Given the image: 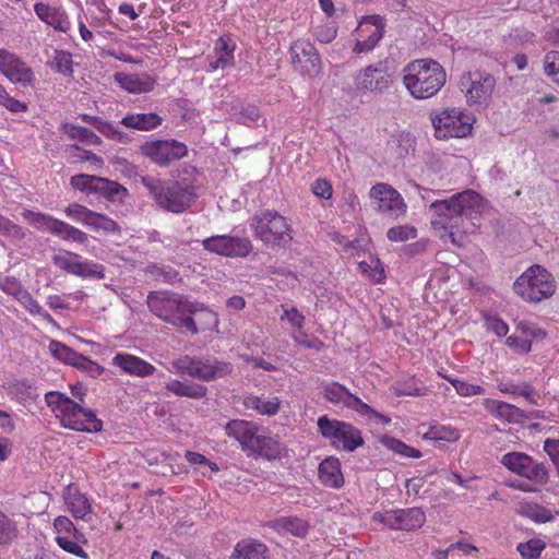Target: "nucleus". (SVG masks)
Wrapping results in <instances>:
<instances>
[{
  "instance_id": "nucleus-1",
  "label": "nucleus",
  "mask_w": 559,
  "mask_h": 559,
  "mask_svg": "<svg viewBox=\"0 0 559 559\" xmlns=\"http://www.w3.org/2000/svg\"><path fill=\"white\" fill-rule=\"evenodd\" d=\"M483 198L473 190L453 194L445 200L433 201L431 226L441 239H450L457 247L465 243L466 235L478 227L479 215L484 210Z\"/></svg>"
},
{
  "instance_id": "nucleus-2",
  "label": "nucleus",
  "mask_w": 559,
  "mask_h": 559,
  "mask_svg": "<svg viewBox=\"0 0 559 559\" xmlns=\"http://www.w3.org/2000/svg\"><path fill=\"white\" fill-rule=\"evenodd\" d=\"M140 181L162 210L174 214L186 212L198 198L197 188L188 178L163 180L146 175Z\"/></svg>"
},
{
  "instance_id": "nucleus-3",
  "label": "nucleus",
  "mask_w": 559,
  "mask_h": 559,
  "mask_svg": "<svg viewBox=\"0 0 559 559\" xmlns=\"http://www.w3.org/2000/svg\"><path fill=\"white\" fill-rule=\"evenodd\" d=\"M147 306L163 321L177 328H186L192 334L199 332L192 316L201 309V305L175 293L151 292L147 296Z\"/></svg>"
},
{
  "instance_id": "nucleus-4",
  "label": "nucleus",
  "mask_w": 559,
  "mask_h": 559,
  "mask_svg": "<svg viewBox=\"0 0 559 559\" xmlns=\"http://www.w3.org/2000/svg\"><path fill=\"white\" fill-rule=\"evenodd\" d=\"M445 81L444 69L431 59L415 60L404 68L403 84L416 99H427L437 95Z\"/></svg>"
},
{
  "instance_id": "nucleus-5",
  "label": "nucleus",
  "mask_w": 559,
  "mask_h": 559,
  "mask_svg": "<svg viewBox=\"0 0 559 559\" xmlns=\"http://www.w3.org/2000/svg\"><path fill=\"white\" fill-rule=\"evenodd\" d=\"M45 401L49 407L59 412L61 425L66 428L86 432H98L103 428L102 420L92 409L82 407L63 393L48 392Z\"/></svg>"
},
{
  "instance_id": "nucleus-6",
  "label": "nucleus",
  "mask_w": 559,
  "mask_h": 559,
  "mask_svg": "<svg viewBox=\"0 0 559 559\" xmlns=\"http://www.w3.org/2000/svg\"><path fill=\"white\" fill-rule=\"evenodd\" d=\"M250 228L257 239L272 249L287 248L293 240V229L287 219L274 210L254 214Z\"/></svg>"
},
{
  "instance_id": "nucleus-7",
  "label": "nucleus",
  "mask_w": 559,
  "mask_h": 559,
  "mask_svg": "<svg viewBox=\"0 0 559 559\" xmlns=\"http://www.w3.org/2000/svg\"><path fill=\"white\" fill-rule=\"evenodd\" d=\"M513 288L524 300L539 302L554 295L556 285L551 274L543 266L535 264L514 282Z\"/></svg>"
},
{
  "instance_id": "nucleus-8",
  "label": "nucleus",
  "mask_w": 559,
  "mask_h": 559,
  "mask_svg": "<svg viewBox=\"0 0 559 559\" xmlns=\"http://www.w3.org/2000/svg\"><path fill=\"white\" fill-rule=\"evenodd\" d=\"M317 424L322 437L331 440L334 447L342 443L343 450L353 452L364 444L360 430L348 423L330 419L324 415L319 417Z\"/></svg>"
},
{
  "instance_id": "nucleus-9",
  "label": "nucleus",
  "mask_w": 559,
  "mask_h": 559,
  "mask_svg": "<svg viewBox=\"0 0 559 559\" xmlns=\"http://www.w3.org/2000/svg\"><path fill=\"white\" fill-rule=\"evenodd\" d=\"M438 139L464 138L472 131L473 118L459 108L444 109L431 116Z\"/></svg>"
},
{
  "instance_id": "nucleus-10",
  "label": "nucleus",
  "mask_w": 559,
  "mask_h": 559,
  "mask_svg": "<svg viewBox=\"0 0 559 559\" xmlns=\"http://www.w3.org/2000/svg\"><path fill=\"white\" fill-rule=\"evenodd\" d=\"M501 463L512 473L536 485L544 486L549 481V469L547 466L525 453L509 452L502 456Z\"/></svg>"
},
{
  "instance_id": "nucleus-11",
  "label": "nucleus",
  "mask_w": 559,
  "mask_h": 559,
  "mask_svg": "<svg viewBox=\"0 0 559 559\" xmlns=\"http://www.w3.org/2000/svg\"><path fill=\"white\" fill-rule=\"evenodd\" d=\"M392 84V78L378 66H367L353 74L352 93L355 96L364 97L370 94H382Z\"/></svg>"
},
{
  "instance_id": "nucleus-12",
  "label": "nucleus",
  "mask_w": 559,
  "mask_h": 559,
  "mask_svg": "<svg viewBox=\"0 0 559 559\" xmlns=\"http://www.w3.org/2000/svg\"><path fill=\"white\" fill-rule=\"evenodd\" d=\"M292 64L302 76L314 79L322 73V61L317 48L307 39H297L289 49Z\"/></svg>"
},
{
  "instance_id": "nucleus-13",
  "label": "nucleus",
  "mask_w": 559,
  "mask_h": 559,
  "mask_svg": "<svg viewBox=\"0 0 559 559\" xmlns=\"http://www.w3.org/2000/svg\"><path fill=\"white\" fill-rule=\"evenodd\" d=\"M460 86L468 104H485L493 93L496 79L486 71H471L462 75Z\"/></svg>"
},
{
  "instance_id": "nucleus-14",
  "label": "nucleus",
  "mask_w": 559,
  "mask_h": 559,
  "mask_svg": "<svg viewBox=\"0 0 559 559\" xmlns=\"http://www.w3.org/2000/svg\"><path fill=\"white\" fill-rule=\"evenodd\" d=\"M140 152L153 163L165 167L185 157L188 150L185 143L177 140H155L143 143Z\"/></svg>"
},
{
  "instance_id": "nucleus-15",
  "label": "nucleus",
  "mask_w": 559,
  "mask_h": 559,
  "mask_svg": "<svg viewBox=\"0 0 559 559\" xmlns=\"http://www.w3.org/2000/svg\"><path fill=\"white\" fill-rule=\"evenodd\" d=\"M369 197L377 202V210L383 215L397 218L404 215L407 205L400 192L391 185L379 182L371 187Z\"/></svg>"
},
{
  "instance_id": "nucleus-16",
  "label": "nucleus",
  "mask_w": 559,
  "mask_h": 559,
  "mask_svg": "<svg viewBox=\"0 0 559 559\" xmlns=\"http://www.w3.org/2000/svg\"><path fill=\"white\" fill-rule=\"evenodd\" d=\"M52 262L59 269L80 277L96 280H103L105 277V267L103 264L87 260L80 261V255L71 251L53 255Z\"/></svg>"
},
{
  "instance_id": "nucleus-17",
  "label": "nucleus",
  "mask_w": 559,
  "mask_h": 559,
  "mask_svg": "<svg viewBox=\"0 0 559 559\" xmlns=\"http://www.w3.org/2000/svg\"><path fill=\"white\" fill-rule=\"evenodd\" d=\"M374 519L392 530L404 531L420 528L426 521L425 513L419 508L390 510L374 514Z\"/></svg>"
},
{
  "instance_id": "nucleus-18",
  "label": "nucleus",
  "mask_w": 559,
  "mask_h": 559,
  "mask_svg": "<svg viewBox=\"0 0 559 559\" xmlns=\"http://www.w3.org/2000/svg\"><path fill=\"white\" fill-rule=\"evenodd\" d=\"M324 397L334 405H343L354 409L361 415L382 417L371 406L364 403L359 397L352 394L343 384L331 382L323 386Z\"/></svg>"
},
{
  "instance_id": "nucleus-19",
  "label": "nucleus",
  "mask_w": 559,
  "mask_h": 559,
  "mask_svg": "<svg viewBox=\"0 0 559 559\" xmlns=\"http://www.w3.org/2000/svg\"><path fill=\"white\" fill-rule=\"evenodd\" d=\"M225 431L240 443L242 450L251 452L258 445L261 428L253 421L233 419L226 424Z\"/></svg>"
},
{
  "instance_id": "nucleus-20",
  "label": "nucleus",
  "mask_w": 559,
  "mask_h": 559,
  "mask_svg": "<svg viewBox=\"0 0 559 559\" xmlns=\"http://www.w3.org/2000/svg\"><path fill=\"white\" fill-rule=\"evenodd\" d=\"M0 71L13 83L27 85L32 82V70L15 55L0 49Z\"/></svg>"
},
{
  "instance_id": "nucleus-21",
  "label": "nucleus",
  "mask_w": 559,
  "mask_h": 559,
  "mask_svg": "<svg viewBox=\"0 0 559 559\" xmlns=\"http://www.w3.org/2000/svg\"><path fill=\"white\" fill-rule=\"evenodd\" d=\"M115 81L119 86L132 94L148 93L154 88L155 80L147 73L134 74L118 72Z\"/></svg>"
},
{
  "instance_id": "nucleus-22",
  "label": "nucleus",
  "mask_w": 559,
  "mask_h": 559,
  "mask_svg": "<svg viewBox=\"0 0 559 559\" xmlns=\"http://www.w3.org/2000/svg\"><path fill=\"white\" fill-rule=\"evenodd\" d=\"M63 498L68 510L75 519L87 520L92 513V506L86 496L80 492L79 488L71 484L67 487Z\"/></svg>"
},
{
  "instance_id": "nucleus-23",
  "label": "nucleus",
  "mask_w": 559,
  "mask_h": 559,
  "mask_svg": "<svg viewBox=\"0 0 559 559\" xmlns=\"http://www.w3.org/2000/svg\"><path fill=\"white\" fill-rule=\"evenodd\" d=\"M233 371V365L218 359L203 361L199 358L193 378L210 382L226 377Z\"/></svg>"
},
{
  "instance_id": "nucleus-24",
  "label": "nucleus",
  "mask_w": 559,
  "mask_h": 559,
  "mask_svg": "<svg viewBox=\"0 0 559 559\" xmlns=\"http://www.w3.org/2000/svg\"><path fill=\"white\" fill-rule=\"evenodd\" d=\"M112 364L121 368L126 373L138 377H147L155 371V367L152 364L130 354H117L112 358Z\"/></svg>"
},
{
  "instance_id": "nucleus-25",
  "label": "nucleus",
  "mask_w": 559,
  "mask_h": 559,
  "mask_svg": "<svg viewBox=\"0 0 559 559\" xmlns=\"http://www.w3.org/2000/svg\"><path fill=\"white\" fill-rule=\"evenodd\" d=\"M319 477L325 486L340 488L344 478L338 459L330 456L323 460L319 465Z\"/></svg>"
},
{
  "instance_id": "nucleus-26",
  "label": "nucleus",
  "mask_w": 559,
  "mask_h": 559,
  "mask_svg": "<svg viewBox=\"0 0 559 559\" xmlns=\"http://www.w3.org/2000/svg\"><path fill=\"white\" fill-rule=\"evenodd\" d=\"M163 122V118L155 112H138L129 114L120 121L127 128L140 131H151L158 128Z\"/></svg>"
},
{
  "instance_id": "nucleus-27",
  "label": "nucleus",
  "mask_w": 559,
  "mask_h": 559,
  "mask_svg": "<svg viewBox=\"0 0 559 559\" xmlns=\"http://www.w3.org/2000/svg\"><path fill=\"white\" fill-rule=\"evenodd\" d=\"M34 9L37 16L55 29L60 32H67L69 29L70 22L67 15L60 10L45 3H36Z\"/></svg>"
},
{
  "instance_id": "nucleus-28",
  "label": "nucleus",
  "mask_w": 559,
  "mask_h": 559,
  "mask_svg": "<svg viewBox=\"0 0 559 559\" xmlns=\"http://www.w3.org/2000/svg\"><path fill=\"white\" fill-rule=\"evenodd\" d=\"M95 183L94 193L104 197L110 202L122 203L128 197V190L117 181L97 176Z\"/></svg>"
},
{
  "instance_id": "nucleus-29",
  "label": "nucleus",
  "mask_w": 559,
  "mask_h": 559,
  "mask_svg": "<svg viewBox=\"0 0 559 559\" xmlns=\"http://www.w3.org/2000/svg\"><path fill=\"white\" fill-rule=\"evenodd\" d=\"M80 118L90 124H92L98 132L110 140H116L120 143H127L129 140L128 134L120 131L117 126L110 122L104 121L97 116H91L87 114L80 115Z\"/></svg>"
},
{
  "instance_id": "nucleus-30",
  "label": "nucleus",
  "mask_w": 559,
  "mask_h": 559,
  "mask_svg": "<svg viewBox=\"0 0 559 559\" xmlns=\"http://www.w3.org/2000/svg\"><path fill=\"white\" fill-rule=\"evenodd\" d=\"M165 389L173 392L177 396L189 397V399H202L206 395V386L193 383L182 382L179 380H171L165 384Z\"/></svg>"
},
{
  "instance_id": "nucleus-31",
  "label": "nucleus",
  "mask_w": 559,
  "mask_h": 559,
  "mask_svg": "<svg viewBox=\"0 0 559 559\" xmlns=\"http://www.w3.org/2000/svg\"><path fill=\"white\" fill-rule=\"evenodd\" d=\"M282 451L283 445L277 436H266L260 433L258 445H254V449H252L251 452L271 461L280 457Z\"/></svg>"
},
{
  "instance_id": "nucleus-32",
  "label": "nucleus",
  "mask_w": 559,
  "mask_h": 559,
  "mask_svg": "<svg viewBox=\"0 0 559 559\" xmlns=\"http://www.w3.org/2000/svg\"><path fill=\"white\" fill-rule=\"evenodd\" d=\"M267 548L260 542L242 540L237 544L231 559H267Z\"/></svg>"
},
{
  "instance_id": "nucleus-33",
  "label": "nucleus",
  "mask_w": 559,
  "mask_h": 559,
  "mask_svg": "<svg viewBox=\"0 0 559 559\" xmlns=\"http://www.w3.org/2000/svg\"><path fill=\"white\" fill-rule=\"evenodd\" d=\"M485 407L496 417L508 421H518L520 418L524 417L523 411L506 402L485 400Z\"/></svg>"
},
{
  "instance_id": "nucleus-34",
  "label": "nucleus",
  "mask_w": 559,
  "mask_h": 559,
  "mask_svg": "<svg viewBox=\"0 0 559 559\" xmlns=\"http://www.w3.org/2000/svg\"><path fill=\"white\" fill-rule=\"evenodd\" d=\"M234 47H230L228 40L221 37L215 46V57H210L209 66L212 70L225 69L230 67L234 61Z\"/></svg>"
},
{
  "instance_id": "nucleus-35",
  "label": "nucleus",
  "mask_w": 559,
  "mask_h": 559,
  "mask_svg": "<svg viewBox=\"0 0 559 559\" xmlns=\"http://www.w3.org/2000/svg\"><path fill=\"white\" fill-rule=\"evenodd\" d=\"M280 400L272 397L263 400L255 395H248L243 399V406L248 409H253L260 415L274 416L280 409Z\"/></svg>"
},
{
  "instance_id": "nucleus-36",
  "label": "nucleus",
  "mask_w": 559,
  "mask_h": 559,
  "mask_svg": "<svg viewBox=\"0 0 559 559\" xmlns=\"http://www.w3.org/2000/svg\"><path fill=\"white\" fill-rule=\"evenodd\" d=\"M50 234L64 241L85 243L88 240V235L86 233L58 218L56 219Z\"/></svg>"
},
{
  "instance_id": "nucleus-37",
  "label": "nucleus",
  "mask_w": 559,
  "mask_h": 559,
  "mask_svg": "<svg viewBox=\"0 0 559 559\" xmlns=\"http://www.w3.org/2000/svg\"><path fill=\"white\" fill-rule=\"evenodd\" d=\"M60 129L70 139L79 140L80 142H83V143H86L90 145L102 144V139L87 128L76 126V124H73L70 122H63L60 126Z\"/></svg>"
},
{
  "instance_id": "nucleus-38",
  "label": "nucleus",
  "mask_w": 559,
  "mask_h": 559,
  "mask_svg": "<svg viewBox=\"0 0 559 559\" xmlns=\"http://www.w3.org/2000/svg\"><path fill=\"white\" fill-rule=\"evenodd\" d=\"M253 246L249 238L227 236L226 251L224 257L246 258L252 251Z\"/></svg>"
},
{
  "instance_id": "nucleus-39",
  "label": "nucleus",
  "mask_w": 559,
  "mask_h": 559,
  "mask_svg": "<svg viewBox=\"0 0 559 559\" xmlns=\"http://www.w3.org/2000/svg\"><path fill=\"white\" fill-rule=\"evenodd\" d=\"M230 116L236 122L250 126L260 118V110L254 105L237 104L231 106Z\"/></svg>"
},
{
  "instance_id": "nucleus-40",
  "label": "nucleus",
  "mask_w": 559,
  "mask_h": 559,
  "mask_svg": "<svg viewBox=\"0 0 559 559\" xmlns=\"http://www.w3.org/2000/svg\"><path fill=\"white\" fill-rule=\"evenodd\" d=\"M49 350L57 359L73 367H78L82 357V354L74 352L72 348L58 341H51L49 343Z\"/></svg>"
},
{
  "instance_id": "nucleus-41",
  "label": "nucleus",
  "mask_w": 559,
  "mask_h": 559,
  "mask_svg": "<svg viewBox=\"0 0 559 559\" xmlns=\"http://www.w3.org/2000/svg\"><path fill=\"white\" fill-rule=\"evenodd\" d=\"M380 442L382 445H384L386 449L393 451L394 453H397L404 457H414L419 459L421 457V452L415 448H412L404 443L403 441L395 439L390 436H383L380 439Z\"/></svg>"
},
{
  "instance_id": "nucleus-42",
  "label": "nucleus",
  "mask_w": 559,
  "mask_h": 559,
  "mask_svg": "<svg viewBox=\"0 0 559 559\" xmlns=\"http://www.w3.org/2000/svg\"><path fill=\"white\" fill-rule=\"evenodd\" d=\"M86 226H90L94 230H103L105 233H116L119 230L118 224L105 214H100L91 211L86 218Z\"/></svg>"
},
{
  "instance_id": "nucleus-43",
  "label": "nucleus",
  "mask_w": 559,
  "mask_h": 559,
  "mask_svg": "<svg viewBox=\"0 0 559 559\" xmlns=\"http://www.w3.org/2000/svg\"><path fill=\"white\" fill-rule=\"evenodd\" d=\"M22 215L33 227L48 233H51L57 219L48 214L34 212L31 210H24Z\"/></svg>"
},
{
  "instance_id": "nucleus-44",
  "label": "nucleus",
  "mask_w": 559,
  "mask_h": 559,
  "mask_svg": "<svg viewBox=\"0 0 559 559\" xmlns=\"http://www.w3.org/2000/svg\"><path fill=\"white\" fill-rule=\"evenodd\" d=\"M16 523L0 510V546H7L17 538Z\"/></svg>"
},
{
  "instance_id": "nucleus-45",
  "label": "nucleus",
  "mask_w": 559,
  "mask_h": 559,
  "mask_svg": "<svg viewBox=\"0 0 559 559\" xmlns=\"http://www.w3.org/2000/svg\"><path fill=\"white\" fill-rule=\"evenodd\" d=\"M17 301L23 306L31 314L39 316L48 323L55 324L53 318L45 311L41 306L33 298L28 290L24 289Z\"/></svg>"
},
{
  "instance_id": "nucleus-46",
  "label": "nucleus",
  "mask_w": 559,
  "mask_h": 559,
  "mask_svg": "<svg viewBox=\"0 0 559 559\" xmlns=\"http://www.w3.org/2000/svg\"><path fill=\"white\" fill-rule=\"evenodd\" d=\"M147 272L165 284L174 285L181 281L179 272L171 266L153 264L147 266Z\"/></svg>"
},
{
  "instance_id": "nucleus-47",
  "label": "nucleus",
  "mask_w": 559,
  "mask_h": 559,
  "mask_svg": "<svg viewBox=\"0 0 559 559\" xmlns=\"http://www.w3.org/2000/svg\"><path fill=\"white\" fill-rule=\"evenodd\" d=\"M72 64L71 53L64 50H56L52 60L49 62L51 69L67 76L73 74Z\"/></svg>"
},
{
  "instance_id": "nucleus-48",
  "label": "nucleus",
  "mask_w": 559,
  "mask_h": 559,
  "mask_svg": "<svg viewBox=\"0 0 559 559\" xmlns=\"http://www.w3.org/2000/svg\"><path fill=\"white\" fill-rule=\"evenodd\" d=\"M423 438L425 440L431 441H455L459 438L457 431L444 426H429L426 431L423 432Z\"/></svg>"
},
{
  "instance_id": "nucleus-49",
  "label": "nucleus",
  "mask_w": 559,
  "mask_h": 559,
  "mask_svg": "<svg viewBox=\"0 0 559 559\" xmlns=\"http://www.w3.org/2000/svg\"><path fill=\"white\" fill-rule=\"evenodd\" d=\"M546 544L538 539L532 538L526 543H520L516 547L518 551L524 559H537L545 549Z\"/></svg>"
},
{
  "instance_id": "nucleus-50",
  "label": "nucleus",
  "mask_w": 559,
  "mask_h": 559,
  "mask_svg": "<svg viewBox=\"0 0 559 559\" xmlns=\"http://www.w3.org/2000/svg\"><path fill=\"white\" fill-rule=\"evenodd\" d=\"M381 37H382V26L378 25V24L371 25V29L368 34L367 39L357 40V43L354 47V51L357 53L370 51L371 49L374 48V46L377 45V43L380 40Z\"/></svg>"
},
{
  "instance_id": "nucleus-51",
  "label": "nucleus",
  "mask_w": 559,
  "mask_h": 559,
  "mask_svg": "<svg viewBox=\"0 0 559 559\" xmlns=\"http://www.w3.org/2000/svg\"><path fill=\"white\" fill-rule=\"evenodd\" d=\"M278 525L285 532H288L297 537H304L308 532V524L305 521H302L300 519H296V518L295 519H292V518L281 519L278 521Z\"/></svg>"
},
{
  "instance_id": "nucleus-52",
  "label": "nucleus",
  "mask_w": 559,
  "mask_h": 559,
  "mask_svg": "<svg viewBox=\"0 0 559 559\" xmlns=\"http://www.w3.org/2000/svg\"><path fill=\"white\" fill-rule=\"evenodd\" d=\"M416 236V229L409 225L394 226L386 231L388 239L395 242L407 241L409 239H414Z\"/></svg>"
},
{
  "instance_id": "nucleus-53",
  "label": "nucleus",
  "mask_w": 559,
  "mask_h": 559,
  "mask_svg": "<svg viewBox=\"0 0 559 559\" xmlns=\"http://www.w3.org/2000/svg\"><path fill=\"white\" fill-rule=\"evenodd\" d=\"M199 358L190 357L188 355L181 356L171 361L173 368L178 373L188 374L193 378Z\"/></svg>"
},
{
  "instance_id": "nucleus-54",
  "label": "nucleus",
  "mask_w": 559,
  "mask_h": 559,
  "mask_svg": "<svg viewBox=\"0 0 559 559\" xmlns=\"http://www.w3.org/2000/svg\"><path fill=\"white\" fill-rule=\"evenodd\" d=\"M97 176L79 174L71 177L70 183L73 189L80 190L86 194L94 193V186H96Z\"/></svg>"
},
{
  "instance_id": "nucleus-55",
  "label": "nucleus",
  "mask_w": 559,
  "mask_h": 559,
  "mask_svg": "<svg viewBox=\"0 0 559 559\" xmlns=\"http://www.w3.org/2000/svg\"><path fill=\"white\" fill-rule=\"evenodd\" d=\"M456 393L461 396L480 395L485 392L484 388L477 384H471L463 380L448 378Z\"/></svg>"
},
{
  "instance_id": "nucleus-56",
  "label": "nucleus",
  "mask_w": 559,
  "mask_h": 559,
  "mask_svg": "<svg viewBox=\"0 0 559 559\" xmlns=\"http://www.w3.org/2000/svg\"><path fill=\"white\" fill-rule=\"evenodd\" d=\"M227 236L228 235H216L209 238H205L202 241V246L205 250L219 254L225 255L226 251V242H227Z\"/></svg>"
},
{
  "instance_id": "nucleus-57",
  "label": "nucleus",
  "mask_w": 559,
  "mask_h": 559,
  "mask_svg": "<svg viewBox=\"0 0 559 559\" xmlns=\"http://www.w3.org/2000/svg\"><path fill=\"white\" fill-rule=\"evenodd\" d=\"M545 73L559 84V51H549L544 60Z\"/></svg>"
},
{
  "instance_id": "nucleus-58",
  "label": "nucleus",
  "mask_w": 559,
  "mask_h": 559,
  "mask_svg": "<svg viewBox=\"0 0 559 559\" xmlns=\"http://www.w3.org/2000/svg\"><path fill=\"white\" fill-rule=\"evenodd\" d=\"M0 234L4 236H10L15 239H23L25 236V233L22 227L14 224L7 217L0 215Z\"/></svg>"
},
{
  "instance_id": "nucleus-59",
  "label": "nucleus",
  "mask_w": 559,
  "mask_h": 559,
  "mask_svg": "<svg viewBox=\"0 0 559 559\" xmlns=\"http://www.w3.org/2000/svg\"><path fill=\"white\" fill-rule=\"evenodd\" d=\"M57 544L66 551L75 555L80 558H86L87 555L84 549L74 540L70 539L68 536H57Z\"/></svg>"
},
{
  "instance_id": "nucleus-60",
  "label": "nucleus",
  "mask_w": 559,
  "mask_h": 559,
  "mask_svg": "<svg viewBox=\"0 0 559 559\" xmlns=\"http://www.w3.org/2000/svg\"><path fill=\"white\" fill-rule=\"evenodd\" d=\"M336 27L330 23L319 25L314 28L313 35L322 44H329L336 37Z\"/></svg>"
},
{
  "instance_id": "nucleus-61",
  "label": "nucleus",
  "mask_w": 559,
  "mask_h": 559,
  "mask_svg": "<svg viewBox=\"0 0 559 559\" xmlns=\"http://www.w3.org/2000/svg\"><path fill=\"white\" fill-rule=\"evenodd\" d=\"M0 288L8 295L13 296L16 300L19 299V296L23 293L25 289L21 283L13 278V277H4L0 278Z\"/></svg>"
},
{
  "instance_id": "nucleus-62",
  "label": "nucleus",
  "mask_w": 559,
  "mask_h": 559,
  "mask_svg": "<svg viewBox=\"0 0 559 559\" xmlns=\"http://www.w3.org/2000/svg\"><path fill=\"white\" fill-rule=\"evenodd\" d=\"M526 515L537 523H546L554 519V515L549 509L539 506L528 507Z\"/></svg>"
},
{
  "instance_id": "nucleus-63",
  "label": "nucleus",
  "mask_w": 559,
  "mask_h": 559,
  "mask_svg": "<svg viewBox=\"0 0 559 559\" xmlns=\"http://www.w3.org/2000/svg\"><path fill=\"white\" fill-rule=\"evenodd\" d=\"M92 210L79 203H71L64 209L67 216L74 218L78 222L86 224V218Z\"/></svg>"
},
{
  "instance_id": "nucleus-64",
  "label": "nucleus",
  "mask_w": 559,
  "mask_h": 559,
  "mask_svg": "<svg viewBox=\"0 0 559 559\" xmlns=\"http://www.w3.org/2000/svg\"><path fill=\"white\" fill-rule=\"evenodd\" d=\"M544 450L549 455L559 473V440L547 439L544 442Z\"/></svg>"
}]
</instances>
